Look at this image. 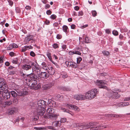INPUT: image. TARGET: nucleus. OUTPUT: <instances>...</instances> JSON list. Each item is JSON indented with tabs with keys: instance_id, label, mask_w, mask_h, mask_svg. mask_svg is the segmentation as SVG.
<instances>
[{
	"instance_id": "43",
	"label": "nucleus",
	"mask_w": 130,
	"mask_h": 130,
	"mask_svg": "<svg viewBox=\"0 0 130 130\" xmlns=\"http://www.w3.org/2000/svg\"><path fill=\"white\" fill-rule=\"evenodd\" d=\"M98 129H103L104 128L106 127V126H104L103 125L99 126H97Z\"/></svg>"
},
{
	"instance_id": "57",
	"label": "nucleus",
	"mask_w": 130,
	"mask_h": 130,
	"mask_svg": "<svg viewBox=\"0 0 130 130\" xmlns=\"http://www.w3.org/2000/svg\"><path fill=\"white\" fill-rule=\"evenodd\" d=\"M124 100L125 101H130V97L126 98L124 99Z\"/></svg>"
},
{
	"instance_id": "41",
	"label": "nucleus",
	"mask_w": 130,
	"mask_h": 130,
	"mask_svg": "<svg viewBox=\"0 0 130 130\" xmlns=\"http://www.w3.org/2000/svg\"><path fill=\"white\" fill-rule=\"evenodd\" d=\"M102 52L103 54L107 56L109 54V52L107 51H104L103 52Z\"/></svg>"
},
{
	"instance_id": "4",
	"label": "nucleus",
	"mask_w": 130,
	"mask_h": 130,
	"mask_svg": "<svg viewBox=\"0 0 130 130\" xmlns=\"http://www.w3.org/2000/svg\"><path fill=\"white\" fill-rule=\"evenodd\" d=\"M106 82L105 80H97L96 84L99 86L100 88L107 89V87L104 85L106 84Z\"/></svg>"
},
{
	"instance_id": "30",
	"label": "nucleus",
	"mask_w": 130,
	"mask_h": 130,
	"mask_svg": "<svg viewBox=\"0 0 130 130\" xmlns=\"http://www.w3.org/2000/svg\"><path fill=\"white\" fill-rule=\"evenodd\" d=\"M129 105V103L128 102H124L121 103H120L119 105L120 106H127Z\"/></svg>"
},
{
	"instance_id": "25",
	"label": "nucleus",
	"mask_w": 130,
	"mask_h": 130,
	"mask_svg": "<svg viewBox=\"0 0 130 130\" xmlns=\"http://www.w3.org/2000/svg\"><path fill=\"white\" fill-rule=\"evenodd\" d=\"M60 109L61 110H63V111L64 112H67L71 114V113L72 112L68 109H65L64 108L62 107H61Z\"/></svg>"
},
{
	"instance_id": "17",
	"label": "nucleus",
	"mask_w": 130,
	"mask_h": 130,
	"mask_svg": "<svg viewBox=\"0 0 130 130\" xmlns=\"http://www.w3.org/2000/svg\"><path fill=\"white\" fill-rule=\"evenodd\" d=\"M4 93H5L6 95L5 96V99H9L10 96V93L8 91V90H5L4 92Z\"/></svg>"
},
{
	"instance_id": "22",
	"label": "nucleus",
	"mask_w": 130,
	"mask_h": 130,
	"mask_svg": "<svg viewBox=\"0 0 130 130\" xmlns=\"http://www.w3.org/2000/svg\"><path fill=\"white\" fill-rule=\"evenodd\" d=\"M15 107H13L9 110L8 113L9 115H11L14 113L15 110Z\"/></svg>"
},
{
	"instance_id": "19",
	"label": "nucleus",
	"mask_w": 130,
	"mask_h": 130,
	"mask_svg": "<svg viewBox=\"0 0 130 130\" xmlns=\"http://www.w3.org/2000/svg\"><path fill=\"white\" fill-rule=\"evenodd\" d=\"M120 96V95L118 93L115 92L113 93L112 95H111L112 98L114 99H117L119 98Z\"/></svg>"
},
{
	"instance_id": "35",
	"label": "nucleus",
	"mask_w": 130,
	"mask_h": 130,
	"mask_svg": "<svg viewBox=\"0 0 130 130\" xmlns=\"http://www.w3.org/2000/svg\"><path fill=\"white\" fill-rule=\"evenodd\" d=\"M12 104V101L11 100L7 101L5 102V104L7 106H10Z\"/></svg>"
},
{
	"instance_id": "14",
	"label": "nucleus",
	"mask_w": 130,
	"mask_h": 130,
	"mask_svg": "<svg viewBox=\"0 0 130 130\" xmlns=\"http://www.w3.org/2000/svg\"><path fill=\"white\" fill-rule=\"evenodd\" d=\"M33 38L34 37L32 35H29L28 36H27L25 38V42H28L29 41L33 40Z\"/></svg>"
},
{
	"instance_id": "29",
	"label": "nucleus",
	"mask_w": 130,
	"mask_h": 130,
	"mask_svg": "<svg viewBox=\"0 0 130 130\" xmlns=\"http://www.w3.org/2000/svg\"><path fill=\"white\" fill-rule=\"evenodd\" d=\"M57 97L59 99V100L60 101H62L63 100V97L62 95H60V94H58L57 95Z\"/></svg>"
},
{
	"instance_id": "1",
	"label": "nucleus",
	"mask_w": 130,
	"mask_h": 130,
	"mask_svg": "<svg viewBox=\"0 0 130 130\" xmlns=\"http://www.w3.org/2000/svg\"><path fill=\"white\" fill-rule=\"evenodd\" d=\"M47 113H45L43 115V117L45 119H48L52 120H55L57 118L59 115L57 114H53L54 112V109L51 108H49L46 110Z\"/></svg>"
},
{
	"instance_id": "31",
	"label": "nucleus",
	"mask_w": 130,
	"mask_h": 130,
	"mask_svg": "<svg viewBox=\"0 0 130 130\" xmlns=\"http://www.w3.org/2000/svg\"><path fill=\"white\" fill-rule=\"evenodd\" d=\"M10 93L11 95L13 97H16L17 95V93L14 91H11Z\"/></svg>"
},
{
	"instance_id": "34",
	"label": "nucleus",
	"mask_w": 130,
	"mask_h": 130,
	"mask_svg": "<svg viewBox=\"0 0 130 130\" xmlns=\"http://www.w3.org/2000/svg\"><path fill=\"white\" fill-rule=\"evenodd\" d=\"M77 65L76 63L72 62V63L70 67L75 68L77 67Z\"/></svg>"
},
{
	"instance_id": "62",
	"label": "nucleus",
	"mask_w": 130,
	"mask_h": 130,
	"mask_svg": "<svg viewBox=\"0 0 130 130\" xmlns=\"http://www.w3.org/2000/svg\"><path fill=\"white\" fill-rule=\"evenodd\" d=\"M68 77V75H67L66 74H63L62 76V77L63 78H65L67 77Z\"/></svg>"
},
{
	"instance_id": "27",
	"label": "nucleus",
	"mask_w": 130,
	"mask_h": 130,
	"mask_svg": "<svg viewBox=\"0 0 130 130\" xmlns=\"http://www.w3.org/2000/svg\"><path fill=\"white\" fill-rule=\"evenodd\" d=\"M18 58H16L13 59L11 61V62L13 63L14 64H17L18 62Z\"/></svg>"
},
{
	"instance_id": "48",
	"label": "nucleus",
	"mask_w": 130,
	"mask_h": 130,
	"mask_svg": "<svg viewBox=\"0 0 130 130\" xmlns=\"http://www.w3.org/2000/svg\"><path fill=\"white\" fill-rule=\"evenodd\" d=\"M53 47L55 49H56L58 47V45L57 43L54 44L53 45Z\"/></svg>"
},
{
	"instance_id": "9",
	"label": "nucleus",
	"mask_w": 130,
	"mask_h": 130,
	"mask_svg": "<svg viewBox=\"0 0 130 130\" xmlns=\"http://www.w3.org/2000/svg\"><path fill=\"white\" fill-rule=\"evenodd\" d=\"M74 98L77 100H82L86 99L85 95L80 94L74 95Z\"/></svg>"
},
{
	"instance_id": "64",
	"label": "nucleus",
	"mask_w": 130,
	"mask_h": 130,
	"mask_svg": "<svg viewBox=\"0 0 130 130\" xmlns=\"http://www.w3.org/2000/svg\"><path fill=\"white\" fill-rule=\"evenodd\" d=\"M53 25L54 27H57L58 25V24L57 23L55 22L53 24Z\"/></svg>"
},
{
	"instance_id": "45",
	"label": "nucleus",
	"mask_w": 130,
	"mask_h": 130,
	"mask_svg": "<svg viewBox=\"0 0 130 130\" xmlns=\"http://www.w3.org/2000/svg\"><path fill=\"white\" fill-rule=\"evenodd\" d=\"M31 65L32 66H33L32 67V68H35L38 66L36 64H35L34 62L32 63Z\"/></svg>"
},
{
	"instance_id": "3",
	"label": "nucleus",
	"mask_w": 130,
	"mask_h": 130,
	"mask_svg": "<svg viewBox=\"0 0 130 130\" xmlns=\"http://www.w3.org/2000/svg\"><path fill=\"white\" fill-rule=\"evenodd\" d=\"M27 85L30 87L31 89H36V85L37 84V80L30 79L28 78L25 79Z\"/></svg>"
},
{
	"instance_id": "32",
	"label": "nucleus",
	"mask_w": 130,
	"mask_h": 130,
	"mask_svg": "<svg viewBox=\"0 0 130 130\" xmlns=\"http://www.w3.org/2000/svg\"><path fill=\"white\" fill-rule=\"evenodd\" d=\"M68 29V27L66 25H64L63 26L62 29L63 31L66 32H67V29Z\"/></svg>"
},
{
	"instance_id": "40",
	"label": "nucleus",
	"mask_w": 130,
	"mask_h": 130,
	"mask_svg": "<svg viewBox=\"0 0 130 130\" xmlns=\"http://www.w3.org/2000/svg\"><path fill=\"white\" fill-rule=\"evenodd\" d=\"M112 34L115 36H117L118 35V32L116 30H114L112 31Z\"/></svg>"
},
{
	"instance_id": "28",
	"label": "nucleus",
	"mask_w": 130,
	"mask_h": 130,
	"mask_svg": "<svg viewBox=\"0 0 130 130\" xmlns=\"http://www.w3.org/2000/svg\"><path fill=\"white\" fill-rule=\"evenodd\" d=\"M53 125L54 126H55V127L58 126H59V121H56L54 122L53 123Z\"/></svg>"
},
{
	"instance_id": "20",
	"label": "nucleus",
	"mask_w": 130,
	"mask_h": 130,
	"mask_svg": "<svg viewBox=\"0 0 130 130\" xmlns=\"http://www.w3.org/2000/svg\"><path fill=\"white\" fill-rule=\"evenodd\" d=\"M41 65L42 66L41 67L42 69L45 70H48V67L47 66L45 62H43L41 63Z\"/></svg>"
},
{
	"instance_id": "11",
	"label": "nucleus",
	"mask_w": 130,
	"mask_h": 130,
	"mask_svg": "<svg viewBox=\"0 0 130 130\" xmlns=\"http://www.w3.org/2000/svg\"><path fill=\"white\" fill-rule=\"evenodd\" d=\"M39 77L42 78H47L48 77V75L46 72H41L39 75Z\"/></svg>"
},
{
	"instance_id": "53",
	"label": "nucleus",
	"mask_w": 130,
	"mask_h": 130,
	"mask_svg": "<svg viewBox=\"0 0 130 130\" xmlns=\"http://www.w3.org/2000/svg\"><path fill=\"white\" fill-rule=\"evenodd\" d=\"M52 13V11L50 10H48L46 11V13L47 15H50Z\"/></svg>"
},
{
	"instance_id": "51",
	"label": "nucleus",
	"mask_w": 130,
	"mask_h": 130,
	"mask_svg": "<svg viewBox=\"0 0 130 130\" xmlns=\"http://www.w3.org/2000/svg\"><path fill=\"white\" fill-rule=\"evenodd\" d=\"M30 55L31 56L34 57L35 56V54L33 51H31L30 53Z\"/></svg>"
},
{
	"instance_id": "5",
	"label": "nucleus",
	"mask_w": 130,
	"mask_h": 130,
	"mask_svg": "<svg viewBox=\"0 0 130 130\" xmlns=\"http://www.w3.org/2000/svg\"><path fill=\"white\" fill-rule=\"evenodd\" d=\"M1 79V81L0 82V90L4 91L8 87V86L6 83L4 82V79L3 78H0Z\"/></svg>"
},
{
	"instance_id": "54",
	"label": "nucleus",
	"mask_w": 130,
	"mask_h": 130,
	"mask_svg": "<svg viewBox=\"0 0 130 130\" xmlns=\"http://www.w3.org/2000/svg\"><path fill=\"white\" fill-rule=\"evenodd\" d=\"M15 10H16V11L17 13H19L21 11L20 9L19 8H18V7L16 8Z\"/></svg>"
},
{
	"instance_id": "42",
	"label": "nucleus",
	"mask_w": 130,
	"mask_h": 130,
	"mask_svg": "<svg viewBox=\"0 0 130 130\" xmlns=\"http://www.w3.org/2000/svg\"><path fill=\"white\" fill-rule=\"evenodd\" d=\"M60 123H64L66 122V119L65 118H61L60 119Z\"/></svg>"
},
{
	"instance_id": "33",
	"label": "nucleus",
	"mask_w": 130,
	"mask_h": 130,
	"mask_svg": "<svg viewBox=\"0 0 130 130\" xmlns=\"http://www.w3.org/2000/svg\"><path fill=\"white\" fill-rule=\"evenodd\" d=\"M39 119V117L37 115L33 116L32 118V119L35 121H37Z\"/></svg>"
},
{
	"instance_id": "37",
	"label": "nucleus",
	"mask_w": 130,
	"mask_h": 130,
	"mask_svg": "<svg viewBox=\"0 0 130 130\" xmlns=\"http://www.w3.org/2000/svg\"><path fill=\"white\" fill-rule=\"evenodd\" d=\"M66 64V65H67L68 66H69V67H70L71 66V64L72 63V62L71 61H66L65 62Z\"/></svg>"
},
{
	"instance_id": "58",
	"label": "nucleus",
	"mask_w": 130,
	"mask_h": 130,
	"mask_svg": "<svg viewBox=\"0 0 130 130\" xmlns=\"http://www.w3.org/2000/svg\"><path fill=\"white\" fill-rule=\"evenodd\" d=\"M13 102L14 103L17 104L18 103V100L17 99H14L13 100Z\"/></svg>"
},
{
	"instance_id": "39",
	"label": "nucleus",
	"mask_w": 130,
	"mask_h": 130,
	"mask_svg": "<svg viewBox=\"0 0 130 130\" xmlns=\"http://www.w3.org/2000/svg\"><path fill=\"white\" fill-rule=\"evenodd\" d=\"M57 17V16L55 14H53L50 17V18L54 20Z\"/></svg>"
},
{
	"instance_id": "21",
	"label": "nucleus",
	"mask_w": 130,
	"mask_h": 130,
	"mask_svg": "<svg viewBox=\"0 0 130 130\" xmlns=\"http://www.w3.org/2000/svg\"><path fill=\"white\" fill-rule=\"evenodd\" d=\"M48 73L50 75H53L55 73V70L53 68H51L49 69Z\"/></svg>"
},
{
	"instance_id": "60",
	"label": "nucleus",
	"mask_w": 130,
	"mask_h": 130,
	"mask_svg": "<svg viewBox=\"0 0 130 130\" xmlns=\"http://www.w3.org/2000/svg\"><path fill=\"white\" fill-rule=\"evenodd\" d=\"M61 47L64 50H66L67 48V46L65 44H63L62 45V46Z\"/></svg>"
},
{
	"instance_id": "63",
	"label": "nucleus",
	"mask_w": 130,
	"mask_h": 130,
	"mask_svg": "<svg viewBox=\"0 0 130 130\" xmlns=\"http://www.w3.org/2000/svg\"><path fill=\"white\" fill-rule=\"evenodd\" d=\"M25 8L27 10H30L31 9V7L29 6H27L25 7Z\"/></svg>"
},
{
	"instance_id": "24",
	"label": "nucleus",
	"mask_w": 130,
	"mask_h": 130,
	"mask_svg": "<svg viewBox=\"0 0 130 130\" xmlns=\"http://www.w3.org/2000/svg\"><path fill=\"white\" fill-rule=\"evenodd\" d=\"M52 87V85L49 84H46L44 85L43 87L45 89H47L51 88Z\"/></svg>"
},
{
	"instance_id": "12",
	"label": "nucleus",
	"mask_w": 130,
	"mask_h": 130,
	"mask_svg": "<svg viewBox=\"0 0 130 130\" xmlns=\"http://www.w3.org/2000/svg\"><path fill=\"white\" fill-rule=\"evenodd\" d=\"M32 70L34 73L37 74L39 76V75L40 74L41 70L38 68V66L35 68H33Z\"/></svg>"
},
{
	"instance_id": "2",
	"label": "nucleus",
	"mask_w": 130,
	"mask_h": 130,
	"mask_svg": "<svg viewBox=\"0 0 130 130\" xmlns=\"http://www.w3.org/2000/svg\"><path fill=\"white\" fill-rule=\"evenodd\" d=\"M98 92L96 89H92L86 92L85 94L86 99L91 100L94 98Z\"/></svg>"
},
{
	"instance_id": "10",
	"label": "nucleus",
	"mask_w": 130,
	"mask_h": 130,
	"mask_svg": "<svg viewBox=\"0 0 130 130\" xmlns=\"http://www.w3.org/2000/svg\"><path fill=\"white\" fill-rule=\"evenodd\" d=\"M95 124V123L93 122H90L87 124H85L83 125H82L83 126V129H85L90 128L91 126L94 125Z\"/></svg>"
},
{
	"instance_id": "46",
	"label": "nucleus",
	"mask_w": 130,
	"mask_h": 130,
	"mask_svg": "<svg viewBox=\"0 0 130 130\" xmlns=\"http://www.w3.org/2000/svg\"><path fill=\"white\" fill-rule=\"evenodd\" d=\"M85 42L86 43H88L90 42V40L88 37H85Z\"/></svg>"
},
{
	"instance_id": "8",
	"label": "nucleus",
	"mask_w": 130,
	"mask_h": 130,
	"mask_svg": "<svg viewBox=\"0 0 130 130\" xmlns=\"http://www.w3.org/2000/svg\"><path fill=\"white\" fill-rule=\"evenodd\" d=\"M26 88H24L23 89H21L17 90V91L18 94V95L19 96H23L26 94L28 92L25 90L26 89Z\"/></svg>"
},
{
	"instance_id": "36",
	"label": "nucleus",
	"mask_w": 130,
	"mask_h": 130,
	"mask_svg": "<svg viewBox=\"0 0 130 130\" xmlns=\"http://www.w3.org/2000/svg\"><path fill=\"white\" fill-rule=\"evenodd\" d=\"M63 90L64 91H70L71 90V89L69 87H64L63 88Z\"/></svg>"
},
{
	"instance_id": "18",
	"label": "nucleus",
	"mask_w": 130,
	"mask_h": 130,
	"mask_svg": "<svg viewBox=\"0 0 130 130\" xmlns=\"http://www.w3.org/2000/svg\"><path fill=\"white\" fill-rule=\"evenodd\" d=\"M33 47L31 45L25 46L24 47H23L22 49V52H24L26 51L27 49H32Z\"/></svg>"
},
{
	"instance_id": "38",
	"label": "nucleus",
	"mask_w": 130,
	"mask_h": 130,
	"mask_svg": "<svg viewBox=\"0 0 130 130\" xmlns=\"http://www.w3.org/2000/svg\"><path fill=\"white\" fill-rule=\"evenodd\" d=\"M92 16L94 17H95L97 15V12L95 10L92 11Z\"/></svg>"
},
{
	"instance_id": "59",
	"label": "nucleus",
	"mask_w": 130,
	"mask_h": 130,
	"mask_svg": "<svg viewBox=\"0 0 130 130\" xmlns=\"http://www.w3.org/2000/svg\"><path fill=\"white\" fill-rule=\"evenodd\" d=\"M34 129L36 130H40L42 129V128L41 127H34Z\"/></svg>"
},
{
	"instance_id": "52",
	"label": "nucleus",
	"mask_w": 130,
	"mask_h": 130,
	"mask_svg": "<svg viewBox=\"0 0 130 130\" xmlns=\"http://www.w3.org/2000/svg\"><path fill=\"white\" fill-rule=\"evenodd\" d=\"M83 14V12L82 11H79V12L78 15V16H82Z\"/></svg>"
},
{
	"instance_id": "55",
	"label": "nucleus",
	"mask_w": 130,
	"mask_h": 130,
	"mask_svg": "<svg viewBox=\"0 0 130 130\" xmlns=\"http://www.w3.org/2000/svg\"><path fill=\"white\" fill-rule=\"evenodd\" d=\"M15 53L13 52H10L9 53V55L11 57H13L14 56Z\"/></svg>"
},
{
	"instance_id": "50",
	"label": "nucleus",
	"mask_w": 130,
	"mask_h": 130,
	"mask_svg": "<svg viewBox=\"0 0 130 130\" xmlns=\"http://www.w3.org/2000/svg\"><path fill=\"white\" fill-rule=\"evenodd\" d=\"M62 35L59 34H58L56 36V38L58 39H60L62 38Z\"/></svg>"
},
{
	"instance_id": "15",
	"label": "nucleus",
	"mask_w": 130,
	"mask_h": 130,
	"mask_svg": "<svg viewBox=\"0 0 130 130\" xmlns=\"http://www.w3.org/2000/svg\"><path fill=\"white\" fill-rule=\"evenodd\" d=\"M45 102L43 100L38 101L37 103L38 107H44V106Z\"/></svg>"
},
{
	"instance_id": "61",
	"label": "nucleus",
	"mask_w": 130,
	"mask_h": 130,
	"mask_svg": "<svg viewBox=\"0 0 130 130\" xmlns=\"http://www.w3.org/2000/svg\"><path fill=\"white\" fill-rule=\"evenodd\" d=\"M123 38H124L123 36V35H122L121 34H120L119 35V38L120 39H121V40H123Z\"/></svg>"
},
{
	"instance_id": "6",
	"label": "nucleus",
	"mask_w": 130,
	"mask_h": 130,
	"mask_svg": "<svg viewBox=\"0 0 130 130\" xmlns=\"http://www.w3.org/2000/svg\"><path fill=\"white\" fill-rule=\"evenodd\" d=\"M45 110V109L44 107H37L36 110L37 115L40 116L43 115Z\"/></svg>"
},
{
	"instance_id": "23",
	"label": "nucleus",
	"mask_w": 130,
	"mask_h": 130,
	"mask_svg": "<svg viewBox=\"0 0 130 130\" xmlns=\"http://www.w3.org/2000/svg\"><path fill=\"white\" fill-rule=\"evenodd\" d=\"M120 115H118L113 114H109L105 115V116L106 117H116L118 118V117H119Z\"/></svg>"
},
{
	"instance_id": "56",
	"label": "nucleus",
	"mask_w": 130,
	"mask_h": 130,
	"mask_svg": "<svg viewBox=\"0 0 130 130\" xmlns=\"http://www.w3.org/2000/svg\"><path fill=\"white\" fill-rule=\"evenodd\" d=\"M98 127H91L90 128V130H98Z\"/></svg>"
},
{
	"instance_id": "7",
	"label": "nucleus",
	"mask_w": 130,
	"mask_h": 130,
	"mask_svg": "<svg viewBox=\"0 0 130 130\" xmlns=\"http://www.w3.org/2000/svg\"><path fill=\"white\" fill-rule=\"evenodd\" d=\"M64 106L70 109H74L75 111H79L80 110L79 108L73 105L68 104H64Z\"/></svg>"
},
{
	"instance_id": "44",
	"label": "nucleus",
	"mask_w": 130,
	"mask_h": 130,
	"mask_svg": "<svg viewBox=\"0 0 130 130\" xmlns=\"http://www.w3.org/2000/svg\"><path fill=\"white\" fill-rule=\"evenodd\" d=\"M13 47L12 44H10L7 47V50H11Z\"/></svg>"
},
{
	"instance_id": "49",
	"label": "nucleus",
	"mask_w": 130,
	"mask_h": 130,
	"mask_svg": "<svg viewBox=\"0 0 130 130\" xmlns=\"http://www.w3.org/2000/svg\"><path fill=\"white\" fill-rule=\"evenodd\" d=\"M8 1L9 5L12 6L13 4V2L11 0H8Z\"/></svg>"
},
{
	"instance_id": "16",
	"label": "nucleus",
	"mask_w": 130,
	"mask_h": 130,
	"mask_svg": "<svg viewBox=\"0 0 130 130\" xmlns=\"http://www.w3.org/2000/svg\"><path fill=\"white\" fill-rule=\"evenodd\" d=\"M22 68L23 69L26 70L30 69L31 68V66L30 65L26 64L23 65Z\"/></svg>"
},
{
	"instance_id": "13",
	"label": "nucleus",
	"mask_w": 130,
	"mask_h": 130,
	"mask_svg": "<svg viewBox=\"0 0 130 130\" xmlns=\"http://www.w3.org/2000/svg\"><path fill=\"white\" fill-rule=\"evenodd\" d=\"M27 78L34 80H37V76L34 73H31L29 75H27Z\"/></svg>"
},
{
	"instance_id": "26",
	"label": "nucleus",
	"mask_w": 130,
	"mask_h": 130,
	"mask_svg": "<svg viewBox=\"0 0 130 130\" xmlns=\"http://www.w3.org/2000/svg\"><path fill=\"white\" fill-rule=\"evenodd\" d=\"M82 125H80L79 123H75L73 124V125H72V126L73 127H80L83 128V126Z\"/></svg>"
},
{
	"instance_id": "47",
	"label": "nucleus",
	"mask_w": 130,
	"mask_h": 130,
	"mask_svg": "<svg viewBox=\"0 0 130 130\" xmlns=\"http://www.w3.org/2000/svg\"><path fill=\"white\" fill-rule=\"evenodd\" d=\"M82 60V58L80 57H79L77 58V63L78 64H79L80 63V61Z\"/></svg>"
}]
</instances>
